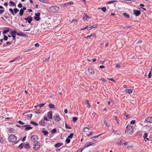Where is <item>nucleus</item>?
Wrapping results in <instances>:
<instances>
[{
	"label": "nucleus",
	"mask_w": 152,
	"mask_h": 152,
	"mask_svg": "<svg viewBox=\"0 0 152 152\" xmlns=\"http://www.w3.org/2000/svg\"><path fill=\"white\" fill-rule=\"evenodd\" d=\"M8 140L9 142H14V144H17L18 143V141H16L17 140V137L15 136L14 134H11L8 138Z\"/></svg>",
	"instance_id": "nucleus-1"
},
{
	"label": "nucleus",
	"mask_w": 152,
	"mask_h": 152,
	"mask_svg": "<svg viewBox=\"0 0 152 152\" xmlns=\"http://www.w3.org/2000/svg\"><path fill=\"white\" fill-rule=\"evenodd\" d=\"M59 10L58 7L56 6H52L49 8V11L51 12L55 13L58 11Z\"/></svg>",
	"instance_id": "nucleus-2"
},
{
	"label": "nucleus",
	"mask_w": 152,
	"mask_h": 152,
	"mask_svg": "<svg viewBox=\"0 0 152 152\" xmlns=\"http://www.w3.org/2000/svg\"><path fill=\"white\" fill-rule=\"evenodd\" d=\"M126 128H127L126 131L129 134H132L133 133L134 129L132 126H129L128 125Z\"/></svg>",
	"instance_id": "nucleus-3"
},
{
	"label": "nucleus",
	"mask_w": 152,
	"mask_h": 152,
	"mask_svg": "<svg viewBox=\"0 0 152 152\" xmlns=\"http://www.w3.org/2000/svg\"><path fill=\"white\" fill-rule=\"evenodd\" d=\"M53 118L55 121L57 122H58L61 120L59 114L56 113L54 114Z\"/></svg>",
	"instance_id": "nucleus-4"
},
{
	"label": "nucleus",
	"mask_w": 152,
	"mask_h": 152,
	"mask_svg": "<svg viewBox=\"0 0 152 152\" xmlns=\"http://www.w3.org/2000/svg\"><path fill=\"white\" fill-rule=\"evenodd\" d=\"M40 145V143L37 142L34 145L33 148L35 150H37L39 148Z\"/></svg>",
	"instance_id": "nucleus-5"
},
{
	"label": "nucleus",
	"mask_w": 152,
	"mask_h": 152,
	"mask_svg": "<svg viewBox=\"0 0 152 152\" xmlns=\"http://www.w3.org/2000/svg\"><path fill=\"white\" fill-rule=\"evenodd\" d=\"M40 13L39 12H37L35 14V16L34 17V19L37 21H39L40 19Z\"/></svg>",
	"instance_id": "nucleus-6"
},
{
	"label": "nucleus",
	"mask_w": 152,
	"mask_h": 152,
	"mask_svg": "<svg viewBox=\"0 0 152 152\" xmlns=\"http://www.w3.org/2000/svg\"><path fill=\"white\" fill-rule=\"evenodd\" d=\"M38 139V137L36 135H32L31 137V141L34 142H36Z\"/></svg>",
	"instance_id": "nucleus-7"
},
{
	"label": "nucleus",
	"mask_w": 152,
	"mask_h": 152,
	"mask_svg": "<svg viewBox=\"0 0 152 152\" xmlns=\"http://www.w3.org/2000/svg\"><path fill=\"white\" fill-rule=\"evenodd\" d=\"M24 20L27 21L29 23H31L33 20V18L30 16L26 18H24Z\"/></svg>",
	"instance_id": "nucleus-8"
},
{
	"label": "nucleus",
	"mask_w": 152,
	"mask_h": 152,
	"mask_svg": "<svg viewBox=\"0 0 152 152\" xmlns=\"http://www.w3.org/2000/svg\"><path fill=\"white\" fill-rule=\"evenodd\" d=\"M133 12V14H134L136 16H138L141 14V12L139 10H134Z\"/></svg>",
	"instance_id": "nucleus-9"
},
{
	"label": "nucleus",
	"mask_w": 152,
	"mask_h": 152,
	"mask_svg": "<svg viewBox=\"0 0 152 152\" xmlns=\"http://www.w3.org/2000/svg\"><path fill=\"white\" fill-rule=\"evenodd\" d=\"M22 127H26L25 129V130L26 131L28 130H29L32 129L33 127L31 126L30 125H25L22 126Z\"/></svg>",
	"instance_id": "nucleus-10"
},
{
	"label": "nucleus",
	"mask_w": 152,
	"mask_h": 152,
	"mask_svg": "<svg viewBox=\"0 0 152 152\" xmlns=\"http://www.w3.org/2000/svg\"><path fill=\"white\" fill-rule=\"evenodd\" d=\"M88 71V73L91 75H93L94 73V70L91 67L89 68Z\"/></svg>",
	"instance_id": "nucleus-11"
},
{
	"label": "nucleus",
	"mask_w": 152,
	"mask_h": 152,
	"mask_svg": "<svg viewBox=\"0 0 152 152\" xmlns=\"http://www.w3.org/2000/svg\"><path fill=\"white\" fill-rule=\"evenodd\" d=\"M47 116L49 119H52L53 118L52 113L51 111H50L48 112Z\"/></svg>",
	"instance_id": "nucleus-12"
},
{
	"label": "nucleus",
	"mask_w": 152,
	"mask_h": 152,
	"mask_svg": "<svg viewBox=\"0 0 152 152\" xmlns=\"http://www.w3.org/2000/svg\"><path fill=\"white\" fill-rule=\"evenodd\" d=\"M129 142H126L124 143V145L127 148H129L132 147V145L130 144Z\"/></svg>",
	"instance_id": "nucleus-13"
},
{
	"label": "nucleus",
	"mask_w": 152,
	"mask_h": 152,
	"mask_svg": "<svg viewBox=\"0 0 152 152\" xmlns=\"http://www.w3.org/2000/svg\"><path fill=\"white\" fill-rule=\"evenodd\" d=\"M10 28L9 27L6 28V29L3 31V34H5L8 32L10 31Z\"/></svg>",
	"instance_id": "nucleus-14"
},
{
	"label": "nucleus",
	"mask_w": 152,
	"mask_h": 152,
	"mask_svg": "<svg viewBox=\"0 0 152 152\" xmlns=\"http://www.w3.org/2000/svg\"><path fill=\"white\" fill-rule=\"evenodd\" d=\"M145 121L147 122L150 123L152 122V117H148L147 118L145 119Z\"/></svg>",
	"instance_id": "nucleus-15"
},
{
	"label": "nucleus",
	"mask_w": 152,
	"mask_h": 152,
	"mask_svg": "<svg viewBox=\"0 0 152 152\" xmlns=\"http://www.w3.org/2000/svg\"><path fill=\"white\" fill-rule=\"evenodd\" d=\"M97 27V26L96 25H93L92 26H90V27H88L87 30H90L91 29H92L93 28H96Z\"/></svg>",
	"instance_id": "nucleus-16"
},
{
	"label": "nucleus",
	"mask_w": 152,
	"mask_h": 152,
	"mask_svg": "<svg viewBox=\"0 0 152 152\" xmlns=\"http://www.w3.org/2000/svg\"><path fill=\"white\" fill-rule=\"evenodd\" d=\"M63 144L61 143H58L55 145V147L56 148H59L61 145H62Z\"/></svg>",
	"instance_id": "nucleus-17"
},
{
	"label": "nucleus",
	"mask_w": 152,
	"mask_h": 152,
	"mask_svg": "<svg viewBox=\"0 0 152 152\" xmlns=\"http://www.w3.org/2000/svg\"><path fill=\"white\" fill-rule=\"evenodd\" d=\"M90 129L89 128L85 127L83 128V131L86 133H88L87 132L89 131Z\"/></svg>",
	"instance_id": "nucleus-18"
},
{
	"label": "nucleus",
	"mask_w": 152,
	"mask_h": 152,
	"mask_svg": "<svg viewBox=\"0 0 152 152\" xmlns=\"http://www.w3.org/2000/svg\"><path fill=\"white\" fill-rule=\"evenodd\" d=\"M125 143V141L123 140H121L119 142H118L116 143L117 144H119L120 145H122L123 144H124Z\"/></svg>",
	"instance_id": "nucleus-19"
},
{
	"label": "nucleus",
	"mask_w": 152,
	"mask_h": 152,
	"mask_svg": "<svg viewBox=\"0 0 152 152\" xmlns=\"http://www.w3.org/2000/svg\"><path fill=\"white\" fill-rule=\"evenodd\" d=\"M48 106L50 109L53 108L55 109V107L54 105L52 103H50L49 104Z\"/></svg>",
	"instance_id": "nucleus-20"
},
{
	"label": "nucleus",
	"mask_w": 152,
	"mask_h": 152,
	"mask_svg": "<svg viewBox=\"0 0 152 152\" xmlns=\"http://www.w3.org/2000/svg\"><path fill=\"white\" fill-rule=\"evenodd\" d=\"M96 37V34H91V35H90L89 36L86 37V38H89L90 39H91L90 37Z\"/></svg>",
	"instance_id": "nucleus-21"
},
{
	"label": "nucleus",
	"mask_w": 152,
	"mask_h": 152,
	"mask_svg": "<svg viewBox=\"0 0 152 152\" xmlns=\"http://www.w3.org/2000/svg\"><path fill=\"white\" fill-rule=\"evenodd\" d=\"M17 35L18 36H20L21 37H25L26 36V35L23 33L22 32H20L19 33H18V34H17Z\"/></svg>",
	"instance_id": "nucleus-22"
},
{
	"label": "nucleus",
	"mask_w": 152,
	"mask_h": 152,
	"mask_svg": "<svg viewBox=\"0 0 152 152\" xmlns=\"http://www.w3.org/2000/svg\"><path fill=\"white\" fill-rule=\"evenodd\" d=\"M125 91L126 93H128L129 94H131L132 92V91L131 89H127L125 90Z\"/></svg>",
	"instance_id": "nucleus-23"
},
{
	"label": "nucleus",
	"mask_w": 152,
	"mask_h": 152,
	"mask_svg": "<svg viewBox=\"0 0 152 152\" xmlns=\"http://www.w3.org/2000/svg\"><path fill=\"white\" fill-rule=\"evenodd\" d=\"M39 124L41 126H44L45 125V122L43 120H41L39 122Z\"/></svg>",
	"instance_id": "nucleus-24"
},
{
	"label": "nucleus",
	"mask_w": 152,
	"mask_h": 152,
	"mask_svg": "<svg viewBox=\"0 0 152 152\" xmlns=\"http://www.w3.org/2000/svg\"><path fill=\"white\" fill-rule=\"evenodd\" d=\"M24 145V144L23 143H21L18 146V148L20 149H23V147Z\"/></svg>",
	"instance_id": "nucleus-25"
},
{
	"label": "nucleus",
	"mask_w": 152,
	"mask_h": 152,
	"mask_svg": "<svg viewBox=\"0 0 152 152\" xmlns=\"http://www.w3.org/2000/svg\"><path fill=\"white\" fill-rule=\"evenodd\" d=\"M123 15H124L126 18H129V16L128 14L126 12H125L123 14Z\"/></svg>",
	"instance_id": "nucleus-26"
},
{
	"label": "nucleus",
	"mask_w": 152,
	"mask_h": 152,
	"mask_svg": "<svg viewBox=\"0 0 152 152\" xmlns=\"http://www.w3.org/2000/svg\"><path fill=\"white\" fill-rule=\"evenodd\" d=\"M24 11L22 10V9H20V11L19 15L20 16H22L23 15Z\"/></svg>",
	"instance_id": "nucleus-27"
},
{
	"label": "nucleus",
	"mask_w": 152,
	"mask_h": 152,
	"mask_svg": "<svg viewBox=\"0 0 152 152\" xmlns=\"http://www.w3.org/2000/svg\"><path fill=\"white\" fill-rule=\"evenodd\" d=\"M14 10V14H16L19 11V10L16 8H15L13 9Z\"/></svg>",
	"instance_id": "nucleus-28"
},
{
	"label": "nucleus",
	"mask_w": 152,
	"mask_h": 152,
	"mask_svg": "<svg viewBox=\"0 0 152 152\" xmlns=\"http://www.w3.org/2000/svg\"><path fill=\"white\" fill-rule=\"evenodd\" d=\"M117 2V1H115V0H113V1H110L107 2V4H111L113 3L114 2Z\"/></svg>",
	"instance_id": "nucleus-29"
},
{
	"label": "nucleus",
	"mask_w": 152,
	"mask_h": 152,
	"mask_svg": "<svg viewBox=\"0 0 152 152\" xmlns=\"http://www.w3.org/2000/svg\"><path fill=\"white\" fill-rule=\"evenodd\" d=\"M98 9H101L102 11H103L104 12H105L106 11V8L105 7H104L101 8H99Z\"/></svg>",
	"instance_id": "nucleus-30"
},
{
	"label": "nucleus",
	"mask_w": 152,
	"mask_h": 152,
	"mask_svg": "<svg viewBox=\"0 0 152 152\" xmlns=\"http://www.w3.org/2000/svg\"><path fill=\"white\" fill-rule=\"evenodd\" d=\"M24 146L26 148H30L29 144L28 143L25 144Z\"/></svg>",
	"instance_id": "nucleus-31"
},
{
	"label": "nucleus",
	"mask_w": 152,
	"mask_h": 152,
	"mask_svg": "<svg viewBox=\"0 0 152 152\" xmlns=\"http://www.w3.org/2000/svg\"><path fill=\"white\" fill-rule=\"evenodd\" d=\"M9 11L11 12L12 15H15V14H14L13 10H12V8H10L9 9Z\"/></svg>",
	"instance_id": "nucleus-32"
},
{
	"label": "nucleus",
	"mask_w": 152,
	"mask_h": 152,
	"mask_svg": "<svg viewBox=\"0 0 152 152\" xmlns=\"http://www.w3.org/2000/svg\"><path fill=\"white\" fill-rule=\"evenodd\" d=\"M147 137H148L147 133H145L143 135V137L145 141H147V140H145V139H146V138H147Z\"/></svg>",
	"instance_id": "nucleus-33"
},
{
	"label": "nucleus",
	"mask_w": 152,
	"mask_h": 152,
	"mask_svg": "<svg viewBox=\"0 0 152 152\" xmlns=\"http://www.w3.org/2000/svg\"><path fill=\"white\" fill-rule=\"evenodd\" d=\"M10 5L11 6H16L15 3L14 2L12 1H10Z\"/></svg>",
	"instance_id": "nucleus-34"
},
{
	"label": "nucleus",
	"mask_w": 152,
	"mask_h": 152,
	"mask_svg": "<svg viewBox=\"0 0 152 152\" xmlns=\"http://www.w3.org/2000/svg\"><path fill=\"white\" fill-rule=\"evenodd\" d=\"M56 131V129L55 128H54L51 130V132L52 134H53L55 133Z\"/></svg>",
	"instance_id": "nucleus-35"
},
{
	"label": "nucleus",
	"mask_w": 152,
	"mask_h": 152,
	"mask_svg": "<svg viewBox=\"0 0 152 152\" xmlns=\"http://www.w3.org/2000/svg\"><path fill=\"white\" fill-rule=\"evenodd\" d=\"M42 132L44 134V135H46L47 134H48V132L45 130L42 131Z\"/></svg>",
	"instance_id": "nucleus-36"
},
{
	"label": "nucleus",
	"mask_w": 152,
	"mask_h": 152,
	"mask_svg": "<svg viewBox=\"0 0 152 152\" xmlns=\"http://www.w3.org/2000/svg\"><path fill=\"white\" fill-rule=\"evenodd\" d=\"M14 132V130L13 128H9V132L11 133H12L13 132Z\"/></svg>",
	"instance_id": "nucleus-37"
},
{
	"label": "nucleus",
	"mask_w": 152,
	"mask_h": 152,
	"mask_svg": "<svg viewBox=\"0 0 152 152\" xmlns=\"http://www.w3.org/2000/svg\"><path fill=\"white\" fill-rule=\"evenodd\" d=\"M32 115V114H28L26 115V116L29 118H31Z\"/></svg>",
	"instance_id": "nucleus-38"
},
{
	"label": "nucleus",
	"mask_w": 152,
	"mask_h": 152,
	"mask_svg": "<svg viewBox=\"0 0 152 152\" xmlns=\"http://www.w3.org/2000/svg\"><path fill=\"white\" fill-rule=\"evenodd\" d=\"M88 15L86 14H84V15L83 17V18L84 20H86L88 18Z\"/></svg>",
	"instance_id": "nucleus-39"
},
{
	"label": "nucleus",
	"mask_w": 152,
	"mask_h": 152,
	"mask_svg": "<svg viewBox=\"0 0 152 152\" xmlns=\"http://www.w3.org/2000/svg\"><path fill=\"white\" fill-rule=\"evenodd\" d=\"M77 119V118L76 117H74L72 118V120L74 122H76Z\"/></svg>",
	"instance_id": "nucleus-40"
},
{
	"label": "nucleus",
	"mask_w": 152,
	"mask_h": 152,
	"mask_svg": "<svg viewBox=\"0 0 152 152\" xmlns=\"http://www.w3.org/2000/svg\"><path fill=\"white\" fill-rule=\"evenodd\" d=\"M93 133V132H90L89 133H86V135L87 136H91V134Z\"/></svg>",
	"instance_id": "nucleus-41"
},
{
	"label": "nucleus",
	"mask_w": 152,
	"mask_h": 152,
	"mask_svg": "<svg viewBox=\"0 0 152 152\" xmlns=\"http://www.w3.org/2000/svg\"><path fill=\"white\" fill-rule=\"evenodd\" d=\"M30 124L36 126H37L38 125L37 123L33 121H31V122H30Z\"/></svg>",
	"instance_id": "nucleus-42"
},
{
	"label": "nucleus",
	"mask_w": 152,
	"mask_h": 152,
	"mask_svg": "<svg viewBox=\"0 0 152 152\" xmlns=\"http://www.w3.org/2000/svg\"><path fill=\"white\" fill-rule=\"evenodd\" d=\"M73 135H74L73 133H70V135H69V136L68 137V138H71L73 137Z\"/></svg>",
	"instance_id": "nucleus-43"
},
{
	"label": "nucleus",
	"mask_w": 152,
	"mask_h": 152,
	"mask_svg": "<svg viewBox=\"0 0 152 152\" xmlns=\"http://www.w3.org/2000/svg\"><path fill=\"white\" fill-rule=\"evenodd\" d=\"M39 1L45 3H48V1L47 0H39Z\"/></svg>",
	"instance_id": "nucleus-44"
},
{
	"label": "nucleus",
	"mask_w": 152,
	"mask_h": 152,
	"mask_svg": "<svg viewBox=\"0 0 152 152\" xmlns=\"http://www.w3.org/2000/svg\"><path fill=\"white\" fill-rule=\"evenodd\" d=\"M88 143H89V145L90 146H91V145H93V146H94L96 145V144L92 142H88Z\"/></svg>",
	"instance_id": "nucleus-45"
},
{
	"label": "nucleus",
	"mask_w": 152,
	"mask_h": 152,
	"mask_svg": "<svg viewBox=\"0 0 152 152\" xmlns=\"http://www.w3.org/2000/svg\"><path fill=\"white\" fill-rule=\"evenodd\" d=\"M3 36L4 37V40L5 41H7L8 39V37L5 35H4Z\"/></svg>",
	"instance_id": "nucleus-46"
},
{
	"label": "nucleus",
	"mask_w": 152,
	"mask_h": 152,
	"mask_svg": "<svg viewBox=\"0 0 152 152\" xmlns=\"http://www.w3.org/2000/svg\"><path fill=\"white\" fill-rule=\"evenodd\" d=\"M0 142L2 143H4V139L2 137H0Z\"/></svg>",
	"instance_id": "nucleus-47"
},
{
	"label": "nucleus",
	"mask_w": 152,
	"mask_h": 152,
	"mask_svg": "<svg viewBox=\"0 0 152 152\" xmlns=\"http://www.w3.org/2000/svg\"><path fill=\"white\" fill-rule=\"evenodd\" d=\"M90 146L88 142L86 143L84 146V148H86Z\"/></svg>",
	"instance_id": "nucleus-48"
},
{
	"label": "nucleus",
	"mask_w": 152,
	"mask_h": 152,
	"mask_svg": "<svg viewBox=\"0 0 152 152\" xmlns=\"http://www.w3.org/2000/svg\"><path fill=\"white\" fill-rule=\"evenodd\" d=\"M66 142L67 143H69L70 142V140L68 138L66 139Z\"/></svg>",
	"instance_id": "nucleus-49"
},
{
	"label": "nucleus",
	"mask_w": 152,
	"mask_h": 152,
	"mask_svg": "<svg viewBox=\"0 0 152 152\" xmlns=\"http://www.w3.org/2000/svg\"><path fill=\"white\" fill-rule=\"evenodd\" d=\"M41 112V110H37L35 112L37 114H39Z\"/></svg>",
	"instance_id": "nucleus-50"
},
{
	"label": "nucleus",
	"mask_w": 152,
	"mask_h": 152,
	"mask_svg": "<svg viewBox=\"0 0 152 152\" xmlns=\"http://www.w3.org/2000/svg\"><path fill=\"white\" fill-rule=\"evenodd\" d=\"M18 122L21 125H23V124H25L24 123L22 122L21 121H18Z\"/></svg>",
	"instance_id": "nucleus-51"
},
{
	"label": "nucleus",
	"mask_w": 152,
	"mask_h": 152,
	"mask_svg": "<svg viewBox=\"0 0 152 152\" xmlns=\"http://www.w3.org/2000/svg\"><path fill=\"white\" fill-rule=\"evenodd\" d=\"M32 50V49L31 48L29 49H28L26 50H25L24 52H28V51H31Z\"/></svg>",
	"instance_id": "nucleus-52"
},
{
	"label": "nucleus",
	"mask_w": 152,
	"mask_h": 152,
	"mask_svg": "<svg viewBox=\"0 0 152 152\" xmlns=\"http://www.w3.org/2000/svg\"><path fill=\"white\" fill-rule=\"evenodd\" d=\"M65 127L66 128L68 129H71L72 128L70 127L69 126H68L66 124H65Z\"/></svg>",
	"instance_id": "nucleus-53"
},
{
	"label": "nucleus",
	"mask_w": 152,
	"mask_h": 152,
	"mask_svg": "<svg viewBox=\"0 0 152 152\" xmlns=\"http://www.w3.org/2000/svg\"><path fill=\"white\" fill-rule=\"evenodd\" d=\"M107 79L109 80H110L111 81H113L114 83H115V80H114L113 79V78H110V79H109L108 78H107Z\"/></svg>",
	"instance_id": "nucleus-54"
},
{
	"label": "nucleus",
	"mask_w": 152,
	"mask_h": 152,
	"mask_svg": "<svg viewBox=\"0 0 152 152\" xmlns=\"http://www.w3.org/2000/svg\"><path fill=\"white\" fill-rule=\"evenodd\" d=\"M83 150V149L80 148L77 151V152H82Z\"/></svg>",
	"instance_id": "nucleus-55"
},
{
	"label": "nucleus",
	"mask_w": 152,
	"mask_h": 152,
	"mask_svg": "<svg viewBox=\"0 0 152 152\" xmlns=\"http://www.w3.org/2000/svg\"><path fill=\"white\" fill-rule=\"evenodd\" d=\"M45 104V103L44 104H40L39 105V106L41 108V107H43Z\"/></svg>",
	"instance_id": "nucleus-56"
},
{
	"label": "nucleus",
	"mask_w": 152,
	"mask_h": 152,
	"mask_svg": "<svg viewBox=\"0 0 152 152\" xmlns=\"http://www.w3.org/2000/svg\"><path fill=\"white\" fill-rule=\"evenodd\" d=\"M87 28H88V26H87L83 28H80V30L82 31V30H85L86 28L87 29Z\"/></svg>",
	"instance_id": "nucleus-57"
},
{
	"label": "nucleus",
	"mask_w": 152,
	"mask_h": 152,
	"mask_svg": "<svg viewBox=\"0 0 152 152\" xmlns=\"http://www.w3.org/2000/svg\"><path fill=\"white\" fill-rule=\"evenodd\" d=\"M18 6L19 8H21L22 7V4L21 3H19L18 4Z\"/></svg>",
	"instance_id": "nucleus-58"
},
{
	"label": "nucleus",
	"mask_w": 152,
	"mask_h": 152,
	"mask_svg": "<svg viewBox=\"0 0 152 152\" xmlns=\"http://www.w3.org/2000/svg\"><path fill=\"white\" fill-rule=\"evenodd\" d=\"M151 71L149 73L148 75V78H150L151 77Z\"/></svg>",
	"instance_id": "nucleus-59"
},
{
	"label": "nucleus",
	"mask_w": 152,
	"mask_h": 152,
	"mask_svg": "<svg viewBox=\"0 0 152 152\" xmlns=\"http://www.w3.org/2000/svg\"><path fill=\"white\" fill-rule=\"evenodd\" d=\"M135 122H136L135 120H133L131 121V124H134L135 123Z\"/></svg>",
	"instance_id": "nucleus-60"
},
{
	"label": "nucleus",
	"mask_w": 152,
	"mask_h": 152,
	"mask_svg": "<svg viewBox=\"0 0 152 152\" xmlns=\"http://www.w3.org/2000/svg\"><path fill=\"white\" fill-rule=\"evenodd\" d=\"M4 11V9H2L0 10V15L2 14Z\"/></svg>",
	"instance_id": "nucleus-61"
},
{
	"label": "nucleus",
	"mask_w": 152,
	"mask_h": 152,
	"mask_svg": "<svg viewBox=\"0 0 152 152\" xmlns=\"http://www.w3.org/2000/svg\"><path fill=\"white\" fill-rule=\"evenodd\" d=\"M12 37H13V40H15L16 35H12Z\"/></svg>",
	"instance_id": "nucleus-62"
},
{
	"label": "nucleus",
	"mask_w": 152,
	"mask_h": 152,
	"mask_svg": "<svg viewBox=\"0 0 152 152\" xmlns=\"http://www.w3.org/2000/svg\"><path fill=\"white\" fill-rule=\"evenodd\" d=\"M121 66L119 64H117L115 66V67L119 68Z\"/></svg>",
	"instance_id": "nucleus-63"
},
{
	"label": "nucleus",
	"mask_w": 152,
	"mask_h": 152,
	"mask_svg": "<svg viewBox=\"0 0 152 152\" xmlns=\"http://www.w3.org/2000/svg\"><path fill=\"white\" fill-rule=\"evenodd\" d=\"M44 119L46 121H49L48 119V118L46 116L44 117Z\"/></svg>",
	"instance_id": "nucleus-64"
}]
</instances>
